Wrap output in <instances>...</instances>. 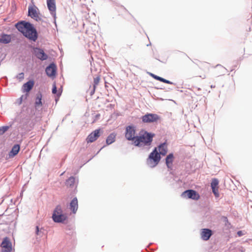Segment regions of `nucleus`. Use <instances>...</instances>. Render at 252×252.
Here are the masks:
<instances>
[{"label":"nucleus","mask_w":252,"mask_h":252,"mask_svg":"<svg viewBox=\"0 0 252 252\" xmlns=\"http://www.w3.org/2000/svg\"><path fill=\"white\" fill-rule=\"evenodd\" d=\"M200 235L201 238L203 240L207 241L212 235V232L209 229L204 228L201 229Z\"/></svg>","instance_id":"obj_14"},{"label":"nucleus","mask_w":252,"mask_h":252,"mask_svg":"<svg viewBox=\"0 0 252 252\" xmlns=\"http://www.w3.org/2000/svg\"><path fill=\"white\" fill-rule=\"evenodd\" d=\"M34 86L33 81L30 80L27 83H25L23 86L24 92H30Z\"/></svg>","instance_id":"obj_18"},{"label":"nucleus","mask_w":252,"mask_h":252,"mask_svg":"<svg viewBox=\"0 0 252 252\" xmlns=\"http://www.w3.org/2000/svg\"><path fill=\"white\" fill-rule=\"evenodd\" d=\"M38 233H39V227L38 226H37L36 227V235H38Z\"/></svg>","instance_id":"obj_34"},{"label":"nucleus","mask_w":252,"mask_h":252,"mask_svg":"<svg viewBox=\"0 0 252 252\" xmlns=\"http://www.w3.org/2000/svg\"><path fill=\"white\" fill-rule=\"evenodd\" d=\"M28 15L36 21L41 20L39 10L34 5H31L29 6Z\"/></svg>","instance_id":"obj_7"},{"label":"nucleus","mask_w":252,"mask_h":252,"mask_svg":"<svg viewBox=\"0 0 252 252\" xmlns=\"http://www.w3.org/2000/svg\"><path fill=\"white\" fill-rule=\"evenodd\" d=\"M153 77L155 79H156V80H158V81H160V80L161 79V77H160L159 76H157V75H153Z\"/></svg>","instance_id":"obj_32"},{"label":"nucleus","mask_w":252,"mask_h":252,"mask_svg":"<svg viewBox=\"0 0 252 252\" xmlns=\"http://www.w3.org/2000/svg\"><path fill=\"white\" fill-rule=\"evenodd\" d=\"M160 158V156L158 152L157 148H155L150 154L147 159V163L151 167H155L159 162Z\"/></svg>","instance_id":"obj_4"},{"label":"nucleus","mask_w":252,"mask_h":252,"mask_svg":"<svg viewBox=\"0 0 252 252\" xmlns=\"http://www.w3.org/2000/svg\"><path fill=\"white\" fill-rule=\"evenodd\" d=\"M62 92V91L60 90L57 91L56 84L54 83L53 85L52 93L54 94H56L57 93L58 96H60Z\"/></svg>","instance_id":"obj_25"},{"label":"nucleus","mask_w":252,"mask_h":252,"mask_svg":"<svg viewBox=\"0 0 252 252\" xmlns=\"http://www.w3.org/2000/svg\"><path fill=\"white\" fill-rule=\"evenodd\" d=\"M100 135V129H97L91 133L87 137V143H92L97 139Z\"/></svg>","instance_id":"obj_11"},{"label":"nucleus","mask_w":252,"mask_h":252,"mask_svg":"<svg viewBox=\"0 0 252 252\" xmlns=\"http://www.w3.org/2000/svg\"><path fill=\"white\" fill-rule=\"evenodd\" d=\"M42 95L40 93H39L36 94L34 103V106L36 109L42 106L43 104L42 102Z\"/></svg>","instance_id":"obj_16"},{"label":"nucleus","mask_w":252,"mask_h":252,"mask_svg":"<svg viewBox=\"0 0 252 252\" xmlns=\"http://www.w3.org/2000/svg\"><path fill=\"white\" fill-rule=\"evenodd\" d=\"M181 196L184 198H190L195 200H197L200 197L199 194L196 191L192 189L184 191Z\"/></svg>","instance_id":"obj_8"},{"label":"nucleus","mask_w":252,"mask_h":252,"mask_svg":"<svg viewBox=\"0 0 252 252\" xmlns=\"http://www.w3.org/2000/svg\"><path fill=\"white\" fill-rule=\"evenodd\" d=\"M70 209L73 213H75L78 209V200L75 197L72 199L70 203Z\"/></svg>","instance_id":"obj_20"},{"label":"nucleus","mask_w":252,"mask_h":252,"mask_svg":"<svg viewBox=\"0 0 252 252\" xmlns=\"http://www.w3.org/2000/svg\"><path fill=\"white\" fill-rule=\"evenodd\" d=\"M174 156L173 154H169L165 159L166 164L168 168H171L172 167L173 161L174 160Z\"/></svg>","instance_id":"obj_19"},{"label":"nucleus","mask_w":252,"mask_h":252,"mask_svg":"<svg viewBox=\"0 0 252 252\" xmlns=\"http://www.w3.org/2000/svg\"><path fill=\"white\" fill-rule=\"evenodd\" d=\"M136 129L135 127L133 126H127L126 128L125 137L129 141H132L133 144L137 138L135 136Z\"/></svg>","instance_id":"obj_6"},{"label":"nucleus","mask_w":252,"mask_h":252,"mask_svg":"<svg viewBox=\"0 0 252 252\" xmlns=\"http://www.w3.org/2000/svg\"><path fill=\"white\" fill-rule=\"evenodd\" d=\"M155 134L149 133L147 131H141L139 136H137L134 142L135 146L143 147L151 145Z\"/></svg>","instance_id":"obj_2"},{"label":"nucleus","mask_w":252,"mask_h":252,"mask_svg":"<svg viewBox=\"0 0 252 252\" xmlns=\"http://www.w3.org/2000/svg\"><path fill=\"white\" fill-rule=\"evenodd\" d=\"M161 82H163V83H167V84H172V83L171 82H170V81L169 80H166L163 78H161L160 81Z\"/></svg>","instance_id":"obj_31"},{"label":"nucleus","mask_w":252,"mask_h":252,"mask_svg":"<svg viewBox=\"0 0 252 252\" xmlns=\"http://www.w3.org/2000/svg\"><path fill=\"white\" fill-rule=\"evenodd\" d=\"M47 5L51 14L55 19L56 18V6L55 0H47Z\"/></svg>","instance_id":"obj_12"},{"label":"nucleus","mask_w":252,"mask_h":252,"mask_svg":"<svg viewBox=\"0 0 252 252\" xmlns=\"http://www.w3.org/2000/svg\"><path fill=\"white\" fill-rule=\"evenodd\" d=\"M158 150L159 151L158 154L162 156H165L166 155L168 149H167V144L166 143H163L160 144L158 146Z\"/></svg>","instance_id":"obj_15"},{"label":"nucleus","mask_w":252,"mask_h":252,"mask_svg":"<svg viewBox=\"0 0 252 252\" xmlns=\"http://www.w3.org/2000/svg\"><path fill=\"white\" fill-rule=\"evenodd\" d=\"M118 12L121 13V15H127L128 14V11L126 9L124 8H120L118 11Z\"/></svg>","instance_id":"obj_27"},{"label":"nucleus","mask_w":252,"mask_h":252,"mask_svg":"<svg viewBox=\"0 0 252 252\" xmlns=\"http://www.w3.org/2000/svg\"><path fill=\"white\" fill-rule=\"evenodd\" d=\"M16 28L30 40L35 41L37 39V33L33 25L29 22L21 21L17 23Z\"/></svg>","instance_id":"obj_1"},{"label":"nucleus","mask_w":252,"mask_h":252,"mask_svg":"<svg viewBox=\"0 0 252 252\" xmlns=\"http://www.w3.org/2000/svg\"><path fill=\"white\" fill-rule=\"evenodd\" d=\"M47 75L50 77H54L56 73V66L54 63L50 64L45 70Z\"/></svg>","instance_id":"obj_13"},{"label":"nucleus","mask_w":252,"mask_h":252,"mask_svg":"<svg viewBox=\"0 0 252 252\" xmlns=\"http://www.w3.org/2000/svg\"><path fill=\"white\" fill-rule=\"evenodd\" d=\"M1 252H11L12 250V243L8 237H5L1 244Z\"/></svg>","instance_id":"obj_9"},{"label":"nucleus","mask_w":252,"mask_h":252,"mask_svg":"<svg viewBox=\"0 0 252 252\" xmlns=\"http://www.w3.org/2000/svg\"><path fill=\"white\" fill-rule=\"evenodd\" d=\"M75 183V178L73 177H70L66 181L67 186L71 187L74 185Z\"/></svg>","instance_id":"obj_24"},{"label":"nucleus","mask_w":252,"mask_h":252,"mask_svg":"<svg viewBox=\"0 0 252 252\" xmlns=\"http://www.w3.org/2000/svg\"><path fill=\"white\" fill-rule=\"evenodd\" d=\"M20 145L18 144L15 145L12 148L11 151L9 153V158H12L18 154L20 151Z\"/></svg>","instance_id":"obj_17"},{"label":"nucleus","mask_w":252,"mask_h":252,"mask_svg":"<svg viewBox=\"0 0 252 252\" xmlns=\"http://www.w3.org/2000/svg\"><path fill=\"white\" fill-rule=\"evenodd\" d=\"M53 220L55 222H63L67 219V216L63 214L62 207L61 206H57L53 212L52 215Z\"/></svg>","instance_id":"obj_3"},{"label":"nucleus","mask_w":252,"mask_h":252,"mask_svg":"<svg viewBox=\"0 0 252 252\" xmlns=\"http://www.w3.org/2000/svg\"><path fill=\"white\" fill-rule=\"evenodd\" d=\"M116 134L115 133H111L106 138V143L110 145L115 142L116 139Z\"/></svg>","instance_id":"obj_22"},{"label":"nucleus","mask_w":252,"mask_h":252,"mask_svg":"<svg viewBox=\"0 0 252 252\" xmlns=\"http://www.w3.org/2000/svg\"><path fill=\"white\" fill-rule=\"evenodd\" d=\"M200 77H202V78H205L206 76L205 74H203V75H200Z\"/></svg>","instance_id":"obj_36"},{"label":"nucleus","mask_w":252,"mask_h":252,"mask_svg":"<svg viewBox=\"0 0 252 252\" xmlns=\"http://www.w3.org/2000/svg\"><path fill=\"white\" fill-rule=\"evenodd\" d=\"M212 191L216 197H219V188H212Z\"/></svg>","instance_id":"obj_28"},{"label":"nucleus","mask_w":252,"mask_h":252,"mask_svg":"<svg viewBox=\"0 0 252 252\" xmlns=\"http://www.w3.org/2000/svg\"><path fill=\"white\" fill-rule=\"evenodd\" d=\"M237 235L238 236L240 237V236H242V235H243L244 233L242 232V231H238L237 232Z\"/></svg>","instance_id":"obj_33"},{"label":"nucleus","mask_w":252,"mask_h":252,"mask_svg":"<svg viewBox=\"0 0 252 252\" xmlns=\"http://www.w3.org/2000/svg\"><path fill=\"white\" fill-rule=\"evenodd\" d=\"M11 36L7 34H2L0 35V42L7 44L10 42L11 41Z\"/></svg>","instance_id":"obj_21"},{"label":"nucleus","mask_w":252,"mask_h":252,"mask_svg":"<svg viewBox=\"0 0 252 252\" xmlns=\"http://www.w3.org/2000/svg\"><path fill=\"white\" fill-rule=\"evenodd\" d=\"M100 80V76L97 75L96 77L94 78V85H93V94H94L95 92L96 86L99 83Z\"/></svg>","instance_id":"obj_23"},{"label":"nucleus","mask_w":252,"mask_h":252,"mask_svg":"<svg viewBox=\"0 0 252 252\" xmlns=\"http://www.w3.org/2000/svg\"><path fill=\"white\" fill-rule=\"evenodd\" d=\"M144 123H157L160 120V117L157 114L147 113L141 117Z\"/></svg>","instance_id":"obj_5"},{"label":"nucleus","mask_w":252,"mask_h":252,"mask_svg":"<svg viewBox=\"0 0 252 252\" xmlns=\"http://www.w3.org/2000/svg\"><path fill=\"white\" fill-rule=\"evenodd\" d=\"M18 78L20 81H21L24 79V74L23 73H20L18 74V76H17Z\"/></svg>","instance_id":"obj_30"},{"label":"nucleus","mask_w":252,"mask_h":252,"mask_svg":"<svg viewBox=\"0 0 252 252\" xmlns=\"http://www.w3.org/2000/svg\"><path fill=\"white\" fill-rule=\"evenodd\" d=\"M33 54L37 58L42 61L46 60L48 58V55L40 48H34L33 49Z\"/></svg>","instance_id":"obj_10"},{"label":"nucleus","mask_w":252,"mask_h":252,"mask_svg":"<svg viewBox=\"0 0 252 252\" xmlns=\"http://www.w3.org/2000/svg\"><path fill=\"white\" fill-rule=\"evenodd\" d=\"M219 185V181L217 179H212V182L211 183V186L212 189V188H219L218 187Z\"/></svg>","instance_id":"obj_26"},{"label":"nucleus","mask_w":252,"mask_h":252,"mask_svg":"<svg viewBox=\"0 0 252 252\" xmlns=\"http://www.w3.org/2000/svg\"><path fill=\"white\" fill-rule=\"evenodd\" d=\"M9 128V127L7 126H4L0 127V133L3 134L5 131H6Z\"/></svg>","instance_id":"obj_29"},{"label":"nucleus","mask_w":252,"mask_h":252,"mask_svg":"<svg viewBox=\"0 0 252 252\" xmlns=\"http://www.w3.org/2000/svg\"><path fill=\"white\" fill-rule=\"evenodd\" d=\"M23 96L22 95V96H21L20 97V98H19V104H21V103H22V101H23Z\"/></svg>","instance_id":"obj_35"}]
</instances>
